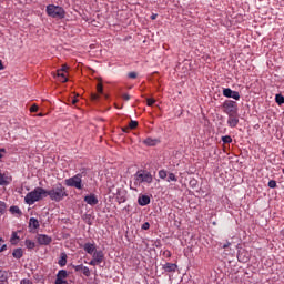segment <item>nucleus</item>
<instances>
[{
	"mask_svg": "<svg viewBox=\"0 0 284 284\" xmlns=\"http://www.w3.org/2000/svg\"><path fill=\"white\" fill-rule=\"evenodd\" d=\"M45 196H48V190L38 186L24 196V203H27V205H34V203L43 201Z\"/></svg>",
	"mask_w": 284,
	"mask_h": 284,
	"instance_id": "nucleus-1",
	"label": "nucleus"
},
{
	"mask_svg": "<svg viewBox=\"0 0 284 284\" xmlns=\"http://www.w3.org/2000/svg\"><path fill=\"white\" fill-rule=\"evenodd\" d=\"M47 196H49L51 201L60 203V201H63V199L68 196V191L65 190L63 184H58L55 187L47 191Z\"/></svg>",
	"mask_w": 284,
	"mask_h": 284,
	"instance_id": "nucleus-2",
	"label": "nucleus"
},
{
	"mask_svg": "<svg viewBox=\"0 0 284 284\" xmlns=\"http://www.w3.org/2000/svg\"><path fill=\"white\" fill-rule=\"evenodd\" d=\"M154 181V178L152 176V173L145 170H139L133 178V185L135 187H139L142 183H152Z\"/></svg>",
	"mask_w": 284,
	"mask_h": 284,
	"instance_id": "nucleus-3",
	"label": "nucleus"
},
{
	"mask_svg": "<svg viewBox=\"0 0 284 284\" xmlns=\"http://www.w3.org/2000/svg\"><path fill=\"white\" fill-rule=\"evenodd\" d=\"M47 14L48 17H52V19H65V9L59 6L49 4L47 6Z\"/></svg>",
	"mask_w": 284,
	"mask_h": 284,
	"instance_id": "nucleus-4",
	"label": "nucleus"
},
{
	"mask_svg": "<svg viewBox=\"0 0 284 284\" xmlns=\"http://www.w3.org/2000/svg\"><path fill=\"white\" fill-rule=\"evenodd\" d=\"M64 185H67V187H75V190H83V175L78 173L74 176L64 180Z\"/></svg>",
	"mask_w": 284,
	"mask_h": 284,
	"instance_id": "nucleus-5",
	"label": "nucleus"
},
{
	"mask_svg": "<svg viewBox=\"0 0 284 284\" xmlns=\"http://www.w3.org/2000/svg\"><path fill=\"white\" fill-rule=\"evenodd\" d=\"M103 261H105V254L103 253V251H95L92 254V260L89 262V265H92L94 267L97 265H101Z\"/></svg>",
	"mask_w": 284,
	"mask_h": 284,
	"instance_id": "nucleus-6",
	"label": "nucleus"
},
{
	"mask_svg": "<svg viewBox=\"0 0 284 284\" xmlns=\"http://www.w3.org/2000/svg\"><path fill=\"white\" fill-rule=\"evenodd\" d=\"M223 108H224L225 114H227V115L236 114V102H234L232 100H226L223 103Z\"/></svg>",
	"mask_w": 284,
	"mask_h": 284,
	"instance_id": "nucleus-7",
	"label": "nucleus"
},
{
	"mask_svg": "<svg viewBox=\"0 0 284 284\" xmlns=\"http://www.w3.org/2000/svg\"><path fill=\"white\" fill-rule=\"evenodd\" d=\"M223 97H226V99H234L235 101L241 99V94L237 91H232L230 88L223 89Z\"/></svg>",
	"mask_w": 284,
	"mask_h": 284,
	"instance_id": "nucleus-8",
	"label": "nucleus"
},
{
	"mask_svg": "<svg viewBox=\"0 0 284 284\" xmlns=\"http://www.w3.org/2000/svg\"><path fill=\"white\" fill-rule=\"evenodd\" d=\"M68 271L61 270L57 274L55 284H68Z\"/></svg>",
	"mask_w": 284,
	"mask_h": 284,
	"instance_id": "nucleus-9",
	"label": "nucleus"
},
{
	"mask_svg": "<svg viewBox=\"0 0 284 284\" xmlns=\"http://www.w3.org/2000/svg\"><path fill=\"white\" fill-rule=\"evenodd\" d=\"M37 241L39 245H50V243H52V237H50V235L47 234H39L37 236Z\"/></svg>",
	"mask_w": 284,
	"mask_h": 284,
	"instance_id": "nucleus-10",
	"label": "nucleus"
},
{
	"mask_svg": "<svg viewBox=\"0 0 284 284\" xmlns=\"http://www.w3.org/2000/svg\"><path fill=\"white\" fill-rule=\"evenodd\" d=\"M227 125L229 128H236L239 125V114L237 113H231L227 119Z\"/></svg>",
	"mask_w": 284,
	"mask_h": 284,
	"instance_id": "nucleus-11",
	"label": "nucleus"
},
{
	"mask_svg": "<svg viewBox=\"0 0 284 284\" xmlns=\"http://www.w3.org/2000/svg\"><path fill=\"white\" fill-rule=\"evenodd\" d=\"M142 143L146 145V148H154L155 145H159V143H161V140L156 138H146L142 141Z\"/></svg>",
	"mask_w": 284,
	"mask_h": 284,
	"instance_id": "nucleus-12",
	"label": "nucleus"
},
{
	"mask_svg": "<svg viewBox=\"0 0 284 284\" xmlns=\"http://www.w3.org/2000/svg\"><path fill=\"white\" fill-rule=\"evenodd\" d=\"M10 183H12V176L0 171V185H10Z\"/></svg>",
	"mask_w": 284,
	"mask_h": 284,
	"instance_id": "nucleus-13",
	"label": "nucleus"
},
{
	"mask_svg": "<svg viewBox=\"0 0 284 284\" xmlns=\"http://www.w3.org/2000/svg\"><path fill=\"white\" fill-rule=\"evenodd\" d=\"M84 201L88 205H97L99 203V199L94 194L84 196Z\"/></svg>",
	"mask_w": 284,
	"mask_h": 284,
	"instance_id": "nucleus-14",
	"label": "nucleus"
},
{
	"mask_svg": "<svg viewBox=\"0 0 284 284\" xmlns=\"http://www.w3.org/2000/svg\"><path fill=\"white\" fill-rule=\"evenodd\" d=\"M20 232L21 231L12 232L11 237H10L11 245H18L19 244V242L21 241V237L19 236Z\"/></svg>",
	"mask_w": 284,
	"mask_h": 284,
	"instance_id": "nucleus-15",
	"label": "nucleus"
},
{
	"mask_svg": "<svg viewBox=\"0 0 284 284\" xmlns=\"http://www.w3.org/2000/svg\"><path fill=\"white\" fill-rule=\"evenodd\" d=\"M83 250L87 252V254L93 255L97 252V245L92 243H85Z\"/></svg>",
	"mask_w": 284,
	"mask_h": 284,
	"instance_id": "nucleus-16",
	"label": "nucleus"
},
{
	"mask_svg": "<svg viewBox=\"0 0 284 284\" xmlns=\"http://www.w3.org/2000/svg\"><path fill=\"white\" fill-rule=\"evenodd\" d=\"M138 203L139 205H141L142 207H145V205H150V196L148 195H142L138 199Z\"/></svg>",
	"mask_w": 284,
	"mask_h": 284,
	"instance_id": "nucleus-17",
	"label": "nucleus"
},
{
	"mask_svg": "<svg viewBox=\"0 0 284 284\" xmlns=\"http://www.w3.org/2000/svg\"><path fill=\"white\" fill-rule=\"evenodd\" d=\"M176 267H179V266L174 263H165L162 266V270H164V272H176Z\"/></svg>",
	"mask_w": 284,
	"mask_h": 284,
	"instance_id": "nucleus-18",
	"label": "nucleus"
},
{
	"mask_svg": "<svg viewBox=\"0 0 284 284\" xmlns=\"http://www.w3.org/2000/svg\"><path fill=\"white\" fill-rule=\"evenodd\" d=\"M29 227H31V230H39L40 227L39 220H37L36 217H31L29 220Z\"/></svg>",
	"mask_w": 284,
	"mask_h": 284,
	"instance_id": "nucleus-19",
	"label": "nucleus"
},
{
	"mask_svg": "<svg viewBox=\"0 0 284 284\" xmlns=\"http://www.w3.org/2000/svg\"><path fill=\"white\" fill-rule=\"evenodd\" d=\"M57 77H59L61 83H68V77L65 75V72H63V70H58Z\"/></svg>",
	"mask_w": 284,
	"mask_h": 284,
	"instance_id": "nucleus-20",
	"label": "nucleus"
},
{
	"mask_svg": "<svg viewBox=\"0 0 284 284\" xmlns=\"http://www.w3.org/2000/svg\"><path fill=\"white\" fill-rule=\"evenodd\" d=\"M58 264L60 267H65V265H68V255L65 253L61 254V258L59 260Z\"/></svg>",
	"mask_w": 284,
	"mask_h": 284,
	"instance_id": "nucleus-21",
	"label": "nucleus"
},
{
	"mask_svg": "<svg viewBox=\"0 0 284 284\" xmlns=\"http://www.w3.org/2000/svg\"><path fill=\"white\" fill-rule=\"evenodd\" d=\"M13 258H23V248H16L12 253Z\"/></svg>",
	"mask_w": 284,
	"mask_h": 284,
	"instance_id": "nucleus-22",
	"label": "nucleus"
},
{
	"mask_svg": "<svg viewBox=\"0 0 284 284\" xmlns=\"http://www.w3.org/2000/svg\"><path fill=\"white\" fill-rule=\"evenodd\" d=\"M24 245L27 250H34V247H37V244L32 240H26Z\"/></svg>",
	"mask_w": 284,
	"mask_h": 284,
	"instance_id": "nucleus-23",
	"label": "nucleus"
},
{
	"mask_svg": "<svg viewBox=\"0 0 284 284\" xmlns=\"http://www.w3.org/2000/svg\"><path fill=\"white\" fill-rule=\"evenodd\" d=\"M168 179H166V182L168 183H176V181H179V178H176V174L174 173H169L168 175Z\"/></svg>",
	"mask_w": 284,
	"mask_h": 284,
	"instance_id": "nucleus-24",
	"label": "nucleus"
},
{
	"mask_svg": "<svg viewBox=\"0 0 284 284\" xmlns=\"http://www.w3.org/2000/svg\"><path fill=\"white\" fill-rule=\"evenodd\" d=\"M8 212V204L6 202L0 201V214H6Z\"/></svg>",
	"mask_w": 284,
	"mask_h": 284,
	"instance_id": "nucleus-25",
	"label": "nucleus"
},
{
	"mask_svg": "<svg viewBox=\"0 0 284 284\" xmlns=\"http://www.w3.org/2000/svg\"><path fill=\"white\" fill-rule=\"evenodd\" d=\"M9 212H11V214H18L19 216H21V209H19V206H11L9 209Z\"/></svg>",
	"mask_w": 284,
	"mask_h": 284,
	"instance_id": "nucleus-26",
	"label": "nucleus"
},
{
	"mask_svg": "<svg viewBox=\"0 0 284 284\" xmlns=\"http://www.w3.org/2000/svg\"><path fill=\"white\" fill-rule=\"evenodd\" d=\"M158 175L164 181V179H168V171H165V169H162L158 172Z\"/></svg>",
	"mask_w": 284,
	"mask_h": 284,
	"instance_id": "nucleus-27",
	"label": "nucleus"
},
{
	"mask_svg": "<svg viewBox=\"0 0 284 284\" xmlns=\"http://www.w3.org/2000/svg\"><path fill=\"white\" fill-rule=\"evenodd\" d=\"M136 128H139V122L131 120V122L129 123V129L136 130Z\"/></svg>",
	"mask_w": 284,
	"mask_h": 284,
	"instance_id": "nucleus-28",
	"label": "nucleus"
},
{
	"mask_svg": "<svg viewBox=\"0 0 284 284\" xmlns=\"http://www.w3.org/2000/svg\"><path fill=\"white\" fill-rule=\"evenodd\" d=\"M275 101H276V103H278V105H283V103H284V97L281 95V94H277V95L275 97Z\"/></svg>",
	"mask_w": 284,
	"mask_h": 284,
	"instance_id": "nucleus-29",
	"label": "nucleus"
},
{
	"mask_svg": "<svg viewBox=\"0 0 284 284\" xmlns=\"http://www.w3.org/2000/svg\"><path fill=\"white\" fill-rule=\"evenodd\" d=\"M82 273L84 276L90 277L91 273H90V268L88 266H83Z\"/></svg>",
	"mask_w": 284,
	"mask_h": 284,
	"instance_id": "nucleus-30",
	"label": "nucleus"
},
{
	"mask_svg": "<svg viewBox=\"0 0 284 284\" xmlns=\"http://www.w3.org/2000/svg\"><path fill=\"white\" fill-rule=\"evenodd\" d=\"M97 92L99 93V94H103V83H98V85H97Z\"/></svg>",
	"mask_w": 284,
	"mask_h": 284,
	"instance_id": "nucleus-31",
	"label": "nucleus"
},
{
	"mask_svg": "<svg viewBox=\"0 0 284 284\" xmlns=\"http://www.w3.org/2000/svg\"><path fill=\"white\" fill-rule=\"evenodd\" d=\"M222 141L223 143H232V136L230 135L222 136Z\"/></svg>",
	"mask_w": 284,
	"mask_h": 284,
	"instance_id": "nucleus-32",
	"label": "nucleus"
},
{
	"mask_svg": "<svg viewBox=\"0 0 284 284\" xmlns=\"http://www.w3.org/2000/svg\"><path fill=\"white\" fill-rule=\"evenodd\" d=\"M153 103H156V100H154L152 98L146 99V105L152 106Z\"/></svg>",
	"mask_w": 284,
	"mask_h": 284,
	"instance_id": "nucleus-33",
	"label": "nucleus"
},
{
	"mask_svg": "<svg viewBox=\"0 0 284 284\" xmlns=\"http://www.w3.org/2000/svg\"><path fill=\"white\" fill-rule=\"evenodd\" d=\"M83 267H84L83 264L73 266V268L75 270V272H83Z\"/></svg>",
	"mask_w": 284,
	"mask_h": 284,
	"instance_id": "nucleus-34",
	"label": "nucleus"
},
{
	"mask_svg": "<svg viewBox=\"0 0 284 284\" xmlns=\"http://www.w3.org/2000/svg\"><path fill=\"white\" fill-rule=\"evenodd\" d=\"M30 112H39V105L32 104L30 108Z\"/></svg>",
	"mask_w": 284,
	"mask_h": 284,
	"instance_id": "nucleus-35",
	"label": "nucleus"
},
{
	"mask_svg": "<svg viewBox=\"0 0 284 284\" xmlns=\"http://www.w3.org/2000/svg\"><path fill=\"white\" fill-rule=\"evenodd\" d=\"M268 187H271V189L276 187V181H274V180L268 181Z\"/></svg>",
	"mask_w": 284,
	"mask_h": 284,
	"instance_id": "nucleus-36",
	"label": "nucleus"
},
{
	"mask_svg": "<svg viewBox=\"0 0 284 284\" xmlns=\"http://www.w3.org/2000/svg\"><path fill=\"white\" fill-rule=\"evenodd\" d=\"M136 77H138L136 72L129 73V79H136Z\"/></svg>",
	"mask_w": 284,
	"mask_h": 284,
	"instance_id": "nucleus-37",
	"label": "nucleus"
},
{
	"mask_svg": "<svg viewBox=\"0 0 284 284\" xmlns=\"http://www.w3.org/2000/svg\"><path fill=\"white\" fill-rule=\"evenodd\" d=\"M142 230H150V223L145 222L144 224H142Z\"/></svg>",
	"mask_w": 284,
	"mask_h": 284,
	"instance_id": "nucleus-38",
	"label": "nucleus"
},
{
	"mask_svg": "<svg viewBox=\"0 0 284 284\" xmlns=\"http://www.w3.org/2000/svg\"><path fill=\"white\" fill-rule=\"evenodd\" d=\"M163 255L166 256V258H170L172 256V252L164 251Z\"/></svg>",
	"mask_w": 284,
	"mask_h": 284,
	"instance_id": "nucleus-39",
	"label": "nucleus"
},
{
	"mask_svg": "<svg viewBox=\"0 0 284 284\" xmlns=\"http://www.w3.org/2000/svg\"><path fill=\"white\" fill-rule=\"evenodd\" d=\"M20 284H32V281L24 278L20 282Z\"/></svg>",
	"mask_w": 284,
	"mask_h": 284,
	"instance_id": "nucleus-40",
	"label": "nucleus"
},
{
	"mask_svg": "<svg viewBox=\"0 0 284 284\" xmlns=\"http://www.w3.org/2000/svg\"><path fill=\"white\" fill-rule=\"evenodd\" d=\"M58 70H62V72H68V64H63L62 68Z\"/></svg>",
	"mask_w": 284,
	"mask_h": 284,
	"instance_id": "nucleus-41",
	"label": "nucleus"
},
{
	"mask_svg": "<svg viewBox=\"0 0 284 284\" xmlns=\"http://www.w3.org/2000/svg\"><path fill=\"white\" fill-rule=\"evenodd\" d=\"M91 99H92V101H97V99H99V94H95V93L92 94V95H91Z\"/></svg>",
	"mask_w": 284,
	"mask_h": 284,
	"instance_id": "nucleus-42",
	"label": "nucleus"
},
{
	"mask_svg": "<svg viewBox=\"0 0 284 284\" xmlns=\"http://www.w3.org/2000/svg\"><path fill=\"white\" fill-rule=\"evenodd\" d=\"M122 99H124V101H130V95L129 94H123Z\"/></svg>",
	"mask_w": 284,
	"mask_h": 284,
	"instance_id": "nucleus-43",
	"label": "nucleus"
},
{
	"mask_svg": "<svg viewBox=\"0 0 284 284\" xmlns=\"http://www.w3.org/2000/svg\"><path fill=\"white\" fill-rule=\"evenodd\" d=\"M230 245H232V243L226 242V243L223 245V250H227V247H230Z\"/></svg>",
	"mask_w": 284,
	"mask_h": 284,
	"instance_id": "nucleus-44",
	"label": "nucleus"
},
{
	"mask_svg": "<svg viewBox=\"0 0 284 284\" xmlns=\"http://www.w3.org/2000/svg\"><path fill=\"white\" fill-rule=\"evenodd\" d=\"M1 152L6 154V149H0V159H3V154H1Z\"/></svg>",
	"mask_w": 284,
	"mask_h": 284,
	"instance_id": "nucleus-45",
	"label": "nucleus"
},
{
	"mask_svg": "<svg viewBox=\"0 0 284 284\" xmlns=\"http://www.w3.org/2000/svg\"><path fill=\"white\" fill-rule=\"evenodd\" d=\"M77 103H79V99L74 98V99L72 100V105H77Z\"/></svg>",
	"mask_w": 284,
	"mask_h": 284,
	"instance_id": "nucleus-46",
	"label": "nucleus"
},
{
	"mask_svg": "<svg viewBox=\"0 0 284 284\" xmlns=\"http://www.w3.org/2000/svg\"><path fill=\"white\" fill-rule=\"evenodd\" d=\"M0 70H6V67L3 65V61L0 60Z\"/></svg>",
	"mask_w": 284,
	"mask_h": 284,
	"instance_id": "nucleus-47",
	"label": "nucleus"
},
{
	"mask_svg": "<svg viewBox=\"0 0 284 284\" xmlns=\"http://www.w3.org/2000/svg\"><path fill=\"white\" fill-rule=\"evenodd\" d=\"M7 245L4 244V245H2V247L0 248V252H4V250H7Z\"/></svg>",
	"mask_w": 284,
	"mask_h": 284,
	"instance_id": "nucleus-48",
	"label": "nucleus"
},
{
	"mask_svg": "<svg viewBox=\"0 0 284 284\" xmlns=\"http://www.w3.org/2000/svg\"><path fill=\"white\" fill-rule=\"evenodd\" d=\"M122 130H123V132H129L130 126L123 128Z\"/></svg>",
	"mask_w": 284,
	"mask_h": 284,
	"instance_id": "nucleus-49",
	"label": "nucleus"
},
{
	"mask_svg": "<svg viewBox=\"0 0 284 284\" xmlns=\"http://www.w3.org/2000/svg\"><path fill=\"white\" fill-rule=\"evenodd\" d=\"M151 19L154 21V19H156V14H152Z\"/></svg>",
	"mask_w": 284,
	"mask_h": 284,
	"instance_id": "nucleus-50",
	"label": "nucleus"
},
{
	"mask_svg": "<svg viewBox=\"0 0 284 284\" xmlns=\"http://www.w3.org/2000/svg\"><path fill=\"white\" fill-rule=\"evenodd\" d=\"M3 239L0 237V245H3Z\"/></svg>",
	"mask_w": 284,
	"mask_h": 284,
	"instance_id": "nucleus-51",
	"label": "nucleus"
},
{
	"mask_svg": "<svg viewBox=\"0 0 284 284\" xmlns=\"http://www.w3.org/2000/svg\"><path fill=\"white\" fill-rule=\"evenodd\" d=\"M38 116H43V113H39Z\"/></svg>",
	"mask_w": 284,
	"mask_h": 284,
	"instance_id": "nucleus-52",
	"label": "nucleus"
},
{
	"mask_svg": "<svg viewBox=\"0 0 284 284\" xmlns=\"http://www.w3.org/2000/svg\"><path fill=\"white\" fill-rule=\"evenodd\" d=\"M282 154L284 155V150L282 151Z\"/></svg>",
	"mask_w": 284,
	"mask_h": 284,
	"instance_id": "nucleus-53",
	"label": "nucleus"
},
{
	"mask_svg": "<svg viewBox=\"0 0 284 284\" xmlns=\"http://www.w3.org/2000/svg\"><path fill=\"white\" fill-rule=\"evenodd\" d=\"M283 174H284V169L282 170Z\"/></svg>",
	"mask_w": 284,
	"mask_h": 284,
	"instance_id": "nucleus-54",
	"label": "nucleus"
}]
</instances>
